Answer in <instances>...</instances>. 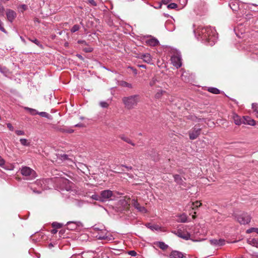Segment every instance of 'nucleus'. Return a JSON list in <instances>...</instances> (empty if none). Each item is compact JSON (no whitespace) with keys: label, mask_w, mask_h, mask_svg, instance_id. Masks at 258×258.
Segmentation results:
<instances>
[{"label":"nucleus","mask_w":258,"mask_h":258,"mask_svg":"<svg viewBox=\"0 0 258 258\" xmlns=\"http://www.w3.org/2000/svg\"><path fill=\"white\" fill-rule=\"evenodd\" d=\"M244 122L243 124H247L250 125H254L255 124V121L248 116H244Z\"/></svg>","instance_id":"nucleus-22"},{"label":"nucleus","mask_w":258,"mask_h":258,"mask_svg":"<svg viewBox=\"0 0 258 258\" xmlns=\"http://www.w3.org/2000/svg\"><path fill=\"white\" fill-rule=\"evenodd\" d=\"M150 85L151 87L155 86L156 87L162 88L165 87L166 84L163 82L160 83L156 77H154L150 82Z\"/></svg>","instance_id":"nucleus-10"},{"label":"nucleus","mask_w":258,"mask_h":258,"mask_svg":"<svg viewBox=\"0 0 258 258\" xmlns=\"http://www.w3.org/2000/svg\"><path fill=\"white\" fill-rule=\"evenodd\" d=\"M91 198L93 200H96V201H99L101 202V197L100 195L99 196L97 194H94L91 196Z\"/></svg>","instance_id":"nucleus-38"},{"label":"nucleus","mask_w":258,"mask_h":258,"mask_svg":"<svg viewBox=\"0 0 258 258\" xmlns=\"http://www.w3.org/2000/svg\"><path fill=\"white\" fill-rule=\"evenodd\" d=\"M24 108L25 110L28 111L32 115L37 114L38 113V111L35 109L31 108L28 107H24Z\"/></svg>","instance_id":"nucleus-24"},{"label":"nucleus","mask_w":258,"mask_h":258,"mask_svg":"<svg viewBox=\"0 0 258 258\" xmlns=\"http://www.w3.org/2000/svg\"><path fill=\"white\" fill-rule=\"evenodd\" d=\"M61 159L63 160H69L70 159L68 157V156L66 154H63L61 156Z\"/></svg>","instance_id":"nucleus-44"},{"label":"nucleus","mask_w":258,"mask_h":258,"mask_svg":"<svg viewBox=\"0 0 258 258\" xmlns=\"http://www.w3.org/2000/svg\"><path fill=\"white\" fill-rule=\"evenodd\" d=\"M6 15L8 20L11 23L13 22L17 16L16 13L11 9H7L6 11Z\"/></svg>","instance_id":"nucleus-13"},{"label":"nucleus","mask_w":258,"mask_h":258,"mask_svg":"<svg viewBox=\"0 0 258 258\" xmlns=\"http://www.w3.org/2000/svg\"><path fill=\"white\" fill-rule=\"evenodd\" d=\"M208 91L215 94H218L220 93V91L216 88L211 87L208 89Z\"/></svg>","instance_id":"nucleus-28"},{"label":"nucleus","mask_w":258,"mask_h":258,"mask_svg":"<svg viewBox=\"0 0 258 258\" xmlns=\"http://www.w3.org/2000/svg\"><path fill=\"white\" fill-rule=\"evenodd\" d=\"M97 232V234L96 235V237L98 239L101 240H106L107 241H110L113 239L112 236L108 233L105 229H100L98 228H95Z\"/></svg>","instance_id":"nucleus-4"},{"label":"nucleus","mask_w":258,"mask_h":258,"mask_svg":"<svg viewBox=\"0 0 258 258\" xmlns=\"http://www.w3.org/2000/svg\"><path fill=\"white\" fill-rule=\"evenodd\" d=\"M77 56H78V57L79 58H80V59H83V57H82L81 55H78Z\"/></svg>","instance_id":"nucleus-60"},{"label":"nucleus","mask_w":258,"mask_h":258,"mask_svg":"<svg viewBox=\"0 0 258 258\" xmlns=\"http://www.w3.org/2000/svg\"><path fill=\"white\" fill-rule=\"evenodd\" d=\"M131 204L133 205V206L139 212L146 213L147 212L146 209L143 207L141 206L140 204L138 202V201L135 199L132 201Z\"/></svg>","instance_id":"nucleus-11"},{"label":"nucleus","mask_w":258,"mask_h":258,"mask_svg":"<svg viewBox=\"0 0 258 258\" xmlns=\"http://www.w3.org/2000/svg\"><path fill=\"white\" fill-rule=\"evenodd\" d=\"M171 1H172V0H162V3L164 5H167Z\"/></svg>","instance_id":"nucleus-52"},{"label":"nucleus","mask_w":258,"mask_h":258,"mask_svg":"<svg viewBox=\"0 0 258 258\" xmlns=\"http://www.w3.org/2000/svg\"><path fill=\"white\" fill-rule=\"evenodd\" d=\"M37 114H39V115H40L42 117H46V118H49V116H50L49 114H48L46 112H38V111Z\"/></svg>","instance_id":"nucleus-35"},{"label":"nucleus","mask_w":258,"mask_h":258,"mask_svg":"<svg viewBox=\"0 0 258 258\" xmlns=\"http://www.w3.org/2000/svg\"><path fill=\"white\" fill-rule=\"evenodd\" d=\"M122 86L123 87L132 88V85L131 84H129V83L126 82H123L122 83Z\"/></svg>","instance_id":"nucleus-43"},{"label":"nucleus","mask_w":258,"mask_h":258,"mask_svg":"<svg viewBox=\"0 0 258 258\" xmlns=\"http://www.w3.org/2000/svg\"><path fill=\"white\" fill-rule=\"evenodd\" d=\"M200 39L203 43L212 46L216 41L217 33L216 30L210 26H200L195 32Z\"/></svg>","instance_id":"nucleus-1"},{"label":"nucleus","mask_w":258,"mask_h":258,"mask_svg":"<svg viewBox=\"0 0 258 258\" xmlns=\"http://www.w3.org/2000/svg\"><path fill=\"white\" fill-rule=\"evenodd\" d=\"M89 3L91 4L92 6H96V3L94 0H89Z\"/></svg>","instance_id":"nucleus-53"},{"label":"nucleus","mask_w":258,"mask_h":258,"mask_svg":"<svg viewBox=\"0 0 258 258\" xmlns=\"http://www.w3.org/2000/svg\"><path fill=\"white\" fill-rule=\"evenodd\" d=\"M177 235L178 237L185 240H188L190 238V234L187 232H184L181 230L177 231Z\"/></svg>","instance_id":"nucleus-17"},{"label":"nucleus","mask_w":258,"mask_h":258,"mask_svg":"<svg viewBox=\"0 0 258 258\" xmlns=\"http://www.w3.org/2000/svg\"><path fill=\"white\" fill-rule=\"evenodd\" d=\"M22 7H23V9L24 10H25V9H26V6L25 5H23V6H22Z\"/></svg>","instance_id":"nucleus-63"},{"label":"nucleus","mask_w":258,"mask_h":258,"mask_svg":"<svg viewBox=\"0 0 258 258\" xmlns=\"http://www.w3.org/2000/svg\"><path fill=\"white\" fill-rule=\"evenodd\" d=\"M121 166L126 168L127 170H130L132 169V167L131 166H127L123 165H122Z\"/></svg>","instance_id":"nucleus-56"},{"label":"nucleus","mask_w":258,"mask_h":258,"mask_svg":"<svg viewBox=\"0 0 258 258\" xmlns=\"http://www.w3.org/2000/svg\"><path fill=\"white\" fill-rule=\"evenodd\" d=\"M210 243L213 246L216 247H219L222 246H223L225 244L226 241L225 239L222 238H220L219 239H212L210 240Z\"/></svg>","instance_id":"nucleus-9"},{"label":"nucleus","mask_w":258,"mask_h":258,"mask_svg":"<svg viewBox=\"0 0 258 258\" xmlns=\"http://www.w3.org/2000/svg\"><path fill=\"white\" fill-rule=\"evenodd\" d=\"M100 105L103 108H107L108 106V104L105 101L100 102Z\"/></svg>","instance_id":"nucleus-41"},{"label":"nucleus","mask_w":258,"mask_h":258,"mask_svg":"<svg viewBox=\"0 0 258 258\" xmlns=\"http://www.w3.org/2000/svg\"><path fill=\"white\" fill-rule=\"evenodd\" d=\"M20 39H21V40H22V41L24 43H25V44H26V40H25V39H24L23 37L21 36V37H20Z\"/></svg>","instance_id":"nucleus-58"},{"label":"nucleus","mask_w":258,"mask_h":258,"mask_svg":"<svg viewBox=\"0 0 258 258\" xmlns=\"http://www.w3.org/2000/svg\"><path fill=\"white\" fill-rule=\"evenodd\" d=\"M0 72L2 73H5L6 72V68L5 67H2L1 65L0 64Z\"/></svg>","instance_id":"nucleus-49"},{"label":"nucleus","mask_w":258,"mask_h":258,"mask_svg":"<svg viewBox=\"0 0 258 258\" xmlns=\"http://www.w3.org/2000/svg\"><path fill=\"white\" fill-rule=\"evenodd\" d=\"M140 67L143 68H146V66H145V65H141V66H140Z\"/></svg>","instance_id":"nucleus-62"},{"label":"nucleus","mask_w":258,"mask_h":258,"mask_svg":"<svg viewBox=\"0 0 258 258\" xmlns=\"http://www.w3.org/2000/svg\"><path fill=\"white\" fill-rule=\"evenodd\" d=\"M252 108L253 109V111L255 112L256 116L258 117V104L252 103Z\"/></svg>","instance_id":"nucleus-30"},{"label":"nucleus","mask_w":258,"mask_h":258,"mask_svg":"<svg viewBox=\"0 0 258 258\" xmlns=\"http://www.w3.org/2000/svg\"><path fill=\"white\" fill-rule=\"evenodd\" d=\"M21 173L25 177L27 180L33 179L37 176L36 173L32 169L27 166L22 167L21 169Z\"/></svg>","instance_id":"nucleus-3"},{"label":"nucleus","mask_w":258,"mask_h":258,"mask_svg":"<svg viewBox=\"0 0 258 258\" xmlns=\"http://www.w3.org/2000/svg\"><path fill=\"white\" fill-rule=\"evenodd\" d=\"M34 185H32L31 186H30V188L33 190V192H35V193H37V194H39L41 192V191H39V190H35V189H34V187H33V186Z\"/></svg>","instance_id":"nucleus-51"},{"label":"nucleus","mask_w":258,"mask_h":258,"mask_svg":"<svg viewBox=\"0 0 258 258\" xmlns=\"http://www.w3.org/2000/svg\"><path fill=\"white\" fill-rule=\"evenodd\" d=\"M7 126L10 129V130L11 131H13L14 130V127L13 126H12V125L10 123H8L7 124Z\"/></svg>","instance_id":"nucleus-55"},{"label":"nucleus","mask_w":258,"mask_h":258,"mask_svg":"<svg viewBox=\"0 0 258 258\" xmlns=\"http://www.w3.org/2000/svg\"><path fill=\"white\" fill-rule=\"evenodd\" d=\"M170 258H183V254L179 251L173 250L169 254Z\"/></svg>","instance_id":"nucleus-18"},{"label":"nucleus","mask_w":258,"mask_h":258,"mask_svg":"<svg viewBox=\"0 0 258 258\" xmlns=\"http://www.w3.org/2000/svg\"><path fill=\"white\" fill-rule=\"evenodd\" d=\"M52 225L53 227L56 228H59L61 227L62 225L59 223L53 222L52 223Z\"/></svg>","instance_id":"nucleus-40"},{"label":"nucleus","mask_w":258,"mask_h":258,"mask_svg":"<svg viewBox=\"0 0 258 258\" xmlns=\"http://www.w3.org/2000/svg\"><path fill=\"white\" fill-rule=\"evenodd\" d=\"M120 138L125 142L132 145L133 146L135 145V144L127 137H126L124 136H120Z\"/></svg>","instance_id":"nucleus-26"},{"label":"nucleus","mask_w":258,"mask_h":258,"mask_svg":"<svg viewBox=\"0 0 258 258\" xmlns=\"http://www.w3.org/2000/svg\"><path fill=\"white\" fill-rule=\"evenodd\" d=\"M187 221V217L185 215H182L180 216V222H186Z\"/></svg>","instance_id":"nucleus-39"},{"label":"nucleus","mask_w":258,"mask_h":258,"mask_svg":"<svg viewBox=\"0 0 258 258\" xmlns=\"http://www.w3.org/2000/svg\"><path fill=\"white\" fill-rule=\"evenodd\" d=\"M28 40L34 43L35 44H36L37 46L41 47L42 45L40 44V42L36 38L32 39L30 38H28Z\"/></svg>","instance_id":"nucleus-34"},{"label":"nucleus","mask_w":258,"mask_h":258,"mask_svg":"<svg viewBox=\"0 0 258 258\" xmlns=\"http://www.w3.org/2000/svg\"><path fill=\"white\" fill-rule=\"evenodd\" d=\"M247 242L253 246L258 248V239L255 238H249L247 239Z\"/></svg>","instance_id":"nucleus-23"},{"label":"nucleus","mask_w":258,"mask_h":258,"mask_svg":"<svg viewBox=\"0 0 258 258\" xmlns=\"http://www.w3.org/2000/svg\"><path fill=\"white\" fill-rule=\"evenodd\" d=\"M0 30L5 33H6V30L5 29V28H4V27L3 26V23L1 21H0Z\"/></svg>","instance_id":"nucleus-48"},{"label":"nucleus","mask_w":258,"mask_h":258,"mask_svg":"<svg viewBox=\"0 0 258 258\" xmlns=\"http://www.w3.org/2000/svg\"><path fill=\"white\" fill-rule=\"evenodd\" d=\"M235 218L240 224L243 225L248 224L251 219L250 216L246 213H242L237 216H235Z\"/></svg>","instance_id":"nucleus-5"},{"label":"nucleus","mask_w":258,"mask_h":258,"mask_svg":"<svg viewBox=\"0 0 258 258\" xmlns=\"http://www.w3.org/2000/svg\"><path fill=\"white\" fill-rule=\"evenodd\" d=\"M171 61L173 65L176 68H179L181 66V57L179 54H177L172 56Z\"/></svg>","instance_id":"nucleus-8"},{"label":"nucleus","mask_w":258,"mask_h":258,"mask_svg":"<svg viewBox=\"0 0 258 258\" xmlns=\"http://www.w3.org/2000/svg\"><path fill=\"white\" fill-rule=\"evenodd\" d=\"M5 164V160L0 156V166H3Z\"/></svg>","instance_id":"nucleus-46"},{"label":"nucleus","mask_w":258,"mask_h":258,"mask_svg":"<svg viewBox=\"0 0 258 258\" xmlns=\"http://www.w3.org/2000/svg\"><path fill=\"white\" fill-rule=\"evenodd\" d=\"M166 92L163 90H158L157 93H156L155 97L157 99H159L161 97V96L164 95V94H166Z\"/></svg>","instance_id":"nucleus-25"},{"label":"nucleus","mask_w":258,"mask_h":258,"mask_svg":"<svg viewBox=\"0 0 258 258\" xmlns=\"http://www.w3.org/2000/svg\"><path fill=\"white\" fill-rule=\"evenodd\" d=\"M252 108L253 109V111L255 112L256 116L258 117V104L252 103Z\"/></svg>","instance_id":"nucleus-31"},{"label":"nucleus","mask_w":258,"mask_h":258,"mask_svg":"<svg viewBox=\"0 0 258 258\" xmlns=\"http://www.w3.org/2000/svg\"><path fill=\"white\" fill-rule=\"evenodd\" d=\"M229 5L233 11H237L239 9V3L236 1L231 2Z\"/></svg>","instance_id":"nucleus-21"},{"label":"nucleus","mask_w":258,"mask_h":258,"mask_svg":"<svg viewBox=\"0 0 258 258\" xmlns=\"http://www.w3.org/2000/svg\"><path fill=\"white\" fill-rule=\"evenodd\" d=\"M82 42H85V41H78V43H82Z\"/></svg>","instance_id":"nucleus-64"},{"label":"nucleus","mask_w":258,"mask_h":258,"mask_svg":"<svg viewBox=\"0 0 258 258\" xmlns=\"http://www.w3.org/2000/svg\"><path fill=\"white\" fill-rule=\"evenodd\" d=\"M113 196V192L110 190H104L100 192L101 202H104L108 200Z\"/></svg>","instance_id":"nucleus-7"},{"label":"nucleus","mask_w":258,"mask_h":258,"mask_svg":"<svg viewBox=\"0 0 258 258\" xmlns=\"http://www.w3.org/2000/svg\"><path fill=\"white\" fill-rule=\"evenodd\" d=\"M200 128H195L189 132V138L191 140H195L201 134Z\"/></svg>","instance_id":"nucleus-15"},{"label":"nucleus","mask_w":258,"mask_h":258,"mask_svg":"<svg viewBox=\"0 0 258 258\" xmlns=\"http://www.w3.org/2000/svg\"><path fill=\"white\" fill-rule=\"evenodd\" d=\"M80 27L78 25H75L71 30V32L74 33L76 31H78L80 29Z\"/></svg>","instance_id":"nucleus-36"},{"label":"nucleus","mask_w":258,"mask_h":258,"mask_svg":"<svg viewBox=\"0 0 258 258\" xmlns=\"http://www.w3.org/2000/svg\"><path fill=\"white\" fill-rule=\"evenodd\" d=\"M202 205V203L200 201H196L194 203H192V209L196 210V209L198 208V207H200Z\"/></svg>","instance_id":"nucleus-33"},{"label":"nucleus","mask_w":258,"mask_h":258,"mask_svg":"<svg viewBox=\"0 0 258 258\" xmlns=\"http://www.w3.org/2000/svg\"><path fill=\"white\" fill-rule=\"evenodd\" d=\"M146 43L150 46H155L158 45L159 41L155 38H152L147 40Z\"/></svg>","instance_id":"nucleus-20"},{"label":"nucleus","mask_w":258,"mask_h":258,"mask_svg":"<svg viewBox=\"0 0 258 258\" xmlns=\"http://www.w3.org/2000/svg\"><path fill=\"white\" fill-rule=\"evenodd\" d=\"M233 119L234 122L236 125H241L244 122V116L241 118L240 116H238L237 114L234 113L233 114Z\"/></svg>","instance_id":"nucleus-16"},{"label":"nucleus","mask_w":258,"mask_h":258,"mask_svg":"<svg viewBox=\"0 0 258 258\" xmlns=\"http://www.w3.org/2000/svg\"><path fill=\"white\" fill-rule=\"evenodd\" d=\"M64 232V231L63 230H60L59 232V234H62Z\"/></svg>","instance_id":"nucleus-61"},{"label":"nucleus","mask_w":258,"mask_h":258,"mask_svg":"<svg viewBox=\"0 0 258 258\" xmlns=\"http://www.w3.org/2000/svg\"><path fill=\"white\" fill-rule=\"evenodd\" d=\"M140 100L139 95H134L128 97H124L122 100L126 108L131 109L138 104Z\"/></svg>","instance_id":"nucleus-2"},{"label":"nucleus","mask_w":258,"mask_h":258,"mask_svg":"<svg viewBox=\"0 0 258 258\" xmlns=\"http://www.w3.org/2000/svg\"><path fill=\"white\" fill-rule=\"evenodd\" d=\"M196 212H194V214L192 216V218H193L194 219H195V218H196Z\"/></svg>","instance_id":"nucleus-59"},{"label":"nucleus","mask_w":258,"mask_h":258,"mask_svg":"<svg viewBox=\"0 0 258 258\" xmlns=\"http://www.w3.org/2000/svg\"><path fill=\"white\" fill-rule=\"evenodd\" d=\"M80 226H81L80 222L69 221L67 224V228L70 230H74Z\"/></svg>","instance_id":"nucleus-14"},{"label":"nucleus","mask_w":258,"mask_h":258,"mask_svg":"<svg viewBox=\"0 0 258 258\" xmlns=\"http://www.w3.org/2000/svg\"><path fill=\"white\" fill-rule=\"evenodd\" d=\"M141 58L143 59L144 61L151 63L152 61V57L149 53H145L141 54Z\"/></svg>","instance_id":"nucleus-19"},{"label":"nucleus","mask_w":258,"mask_h":258,"mask_svg":"<svg viewBox=\"0 0 258 258\" xmlns=\"http://www.w3.org/2000/svg\"><path fill=\"white\" fill-rule=\"evenodd\" d=\"M57 182H59L60 187L62 189H64L69 190L71 188V182L67 179L63 178H60L57 179Z\"/></svg>","instance_id":"nucleus-6"},{"label":"nucleus","mask_w":258,"mask_h":258,"mask_svg":"<svg viewBox=\"0 0 258 258\" xmlns=\"http://www.w3.org/2000/svg\"><path fill=\"white\" fill-rule=\"evenodd\" d=\"M128 254L132 256H135L137 255V252L134 250H131L128 252Z\"/></svg>","instance_id":"nucleus-47"},{"label":"nucleus","mask_w":258,"mask_h":258,"mask_svg":"<svg viewBox=\"0 0 258 258\" xmlns=\"http://www.w3.org/2000/svg\"><path fill=\"white\" fill-rule=\"evenodd\" d=\"M255 232L258 234V228L252 227L246 230V232L247 233H251L252 232Z\"/></svg>","instance_id":"nucleus-32"},{"label":"nucleus","mask_w":258,"mask_h":258,"mask_svg":"<svg viewBox=\"0 0 258 258\" xmlns=\"http://www.w3.org/2000/svg\"><path fill=\"white\" fill-rule=\"evenodd\" d=\"M20 142L22 145L25 146H29L30 145V142L26 139H21Z\"/></svg>","instance_id":"nucleus-29"},{"label":"nucleus","mask_w":258,"mask_h":258,"mask_svg":"<svg viewBox=\"0 0 258 258\" xmlns=\"http://www.w3.org/2000/svg\"><path fill=\"white\" fill-rule=\"evenodd\" d=\"M157 245L161 249L165 250L168 247V245L163 242H158Z\"/></svg>","instance_id":"nucleus-27"},{"label":"nucleus","mask_w":258,"mask_h":258,"mask_svg":"<svg viewBox=\"0 0 258 258\" xmlns=\"http://www.w3.org/2000/svg\"><path fill=\"white\" fill-rule=\"evenodd\" d=\"M15 133L18 136H22L25 135L24 132L21 130H16L15 131Z\"/></svg>","instance_id":"nucleus-42"},{"label":"nucleus","mask_w":258,"mask_h":258,"mask_svg":"<svg viewBox=\"0 0 258 258\" xmlns=\"http://www.w3.org/2000/svg\"><path fill=\"white\" fill-rule=\"evenodd\" d=\"M173 178L175 182L181 186L186 187V183L184 181L185 178H182L180 175L178 174H174Z\"/></svg>","instance_id":"nucleus-12"},{"label":"nucleus","mask_w":258,"mask_h":258,"mask_svg":"<svg viewBox=\"0 0 258 258\" xmlns=\"http://www.w3.org/2000/svg\"><path fill=\"white\" fill-rule=\"evenodd\" d=\"M4 13V8L3 5L0 4V16H3Z\"/></svg>","instance_id":"nucleus-45"},{"label":"nucleus","mask_w":258,"mask_h":258,"mask_svg":"<svg viewBox=\"0 0 258 258\" xmlns=\"http://www.w3.org/2000/svg\"><path fill=\"white\" fill-rule=\"evenodd\" d=\"M84 50L86 52H92L93 51V48L91 47H89V48H86Z\"/></svg>","instance_id":"nucleus-50"},{"label":"nucleus","mask_w":258,"mask_h":258,"mask_svg":"<svg viewBox=\"0 0 258 258\" xmlns=\"http://www.w3.org/2000/svg\"><path fill=\"white\" fill-rule=\"evenodd\" d=\"M61 132H66V133H72L74 132V130H61Z\"/></svg>","instance_id":"nucleus-54"},{"label":"nucleus","mask_w":258,"mask_h":258,"mask_svg":"<svg viewBox=\"0 0 258 258\" xmlns=\"http://www.w3.org/2000/svg\"><path fill=\"white\" fill-rule=\"evenodd\" d=\"M177 8V5L175 3H171L167 6L169 9H174Z\"/></svg>","instance_id":"nucleus-37"},{"label":"nucleus","mask_w":258,"mask_h":258,"mask_svg":"<svg viewBox=\"0 0 258 258\" xmlns=\"http://www.w3.org/2000/svg\"><path fill=\"white\" fill-rule=\"evenodd\" d=\"M57 231L56 229H52L51 231V233L53 234H56L57 233Z\"/></svg>","instance_id":"nucleus-57"}]
</instances>
